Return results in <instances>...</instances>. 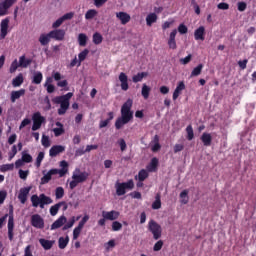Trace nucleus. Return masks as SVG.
<instances>
[{
  "label": "nucleus",
  "instance_id": "15",
  "mask_svg": "<svg viewBox=\"0 0 256 256\" xmlns=\"http://www.w3.org/2000/svg\"><path fill=\"white\" fill-rule=\"evenodd\" d=\"M67 223V217L60 216L57 220L53 222L51 225V231H55V229H60V227H63Z\"/></svg>",
  "mask_w": 256,
  "mask_h": 256
},
{
  "label": "nucleus",
  "instance_id": "40",
  "mask_svg": "<svg viewBox=\"0 0 256 256\" xmlns=\"http://www.w3.org/2000/svg\"><path fill=\"white\" fill-rule=\"evenodd\" d=\"M97 14H98L97 10L90 9L86 12L85 19L88 20V21L91 20V19H95V17H97Z\"/></svg>",
  "mask_w": 256,
  "mask_h": 256
},
{
  "label": "nucleus",
  "instance_id": "47",
  "mask_svg": "<svg viewBox=\"0 0 256 256\" xmlns=\"http://www.w3.org/2000/svg\"><path fill=\"white\" fill-rule=\"evenodd\" d=\"M149 177V173H147V170L142 169L138 173V181H145Z\"/></svg>",
  "mask_w": 256,
  "mask_h": 256
},
{
  "label": "nucleus",
  "instance_id": "1",
  "mask_svg": "<svg viewBox=\"0 0 256 256\" xmlns=\"http://www.w3.org/2000/svg\"><path fill=\"white\" fill-rule=\"evenodd\" d=\"M133 100L128 99L121 107V117H119L115 122L116 129H121L123 125H127L130 121H133Z\"/></svg>",
  "mask_w": 256,
  "mask_h": 256
},
{
  "label": "nucleus",
  "instance_id": "36",
  "mask_svg": "<svg viewBox=\"0 0 256 256\" xmlns=\"http://www.w3.org/2000/svg\"><path fill=\"white\" fill-rule=\"evenodd\" d=\"M149 93H151V87L147 86V84L142 85L141 95L144 99H149Z\"/></svg>",
  "mask_w": 256,
  "mask_h": 256
},
{
  "label": "nucleus",
  "instance_id": "62",
  "mask_svg": "<svg viewBox=\"0 0 256 256\" xmlns=\"http://www.w3.org/2000/svg\"><path fill=\"white\" fill-rule=\"evenodd\" d=\"M238 11L243 13L247 9V3L246 2H238L237 3Z\"/></svg>",
  "mask_w": 256,
  "mask_h": 256
},
{
  "label": "nucleus",
  "instance_id": "2",
  "mask_svg": "<svg viewBox=\"0 0 256 256\" xmlns=\"http://www.w3.org/2000/svg\"><path fill=\"white\" fill-rule=\"evenodd\" d=\"M60 167L61 169H57V168H53L51 170H49L46 174L45 171H43V177L41 178V185H47V183H49V181H51L53 175H59V177H65V175H67L69 169V163H67V161L62 160L60 162Z\"/></svg>",
  "mask_w": 256,
  "mask_h": 256
},
{
  "label": "nucleus",
  "instance_id": "54",
  "mask_svg": "<svg viewBox=\"0 0 256 256\" xmlns=\"http://www.w3.org/2000/svg\"><path fill=\"white\" fill-rule=\"evenodd\" d=\"M19 62H17V59H15L10 66V73H15V71H17V69H19Z\"/></svg>",
  "mask_w": 256,
  "mask_h": 256
},
{
  "label": "nucleus",
  "instance_id": "57",
  "mask_svg": "<svg viewBox=\"0 0 256 256\" xmlns=\"http://www.w3.org/2000/svg\"><path fill=\"white\" fill-rule=\"evenodd\" d=\"M187 31H189V29L185 26V24H180L178 26V33H180V35H185Z\"/></svg>",
  "mask_w": 256,
  "mask_h": 256
},
{
  "label": "nucleus",
  "instance_id": "29",
  "mask_svg": "<svg viewBox=\"0 0 256 256\" xmlns=\"http://www.w3.org/2000/svg\"><path fill=\"white\" fill-rule=\"evenodd\" d=\"M43 81V73L41 72H35L32 77V83L34 85H41V82Z\"/></svg>",
  "mask_w": 256,
  "mask_h": 256
},
{
  "label": "nucleus",
  "instance_id": "25",
  "mask_svg": "<svg viewBox=\"0 0 256 256\" xmlns=\"http://www.w3.org/2000/svg\"><path fill=\"white\" fill-rule=\"evenodd\" d=\"M9 9H11V4L5 2V0L0 2V17H5V15H8Z\"/></svg>",
  "mask_w": 256,
  "mask_h": 256
},
{
  "label": "nucleus",
  "instance_id": "43",
  "mask_svg": "<svg viewBox=\"0 0 256 256\" xmlns=\"http://www.w3.org/2000/svg\"><path fill=\"white\" fill-rule=\"evenodd\" d=\"M59 209H61V204L58 202L57 204L50 207V215L55 217L59 213Z\"/></svg>",
  "mask_w": 256,
  "mask_h": 256
},
{
  "label": "nucleus",
  "instance_id": "56",
  "mask_svg": "<svg viewBox=\"0 0 256 256\" xmlns=\"http://www.w3.org/2000/svg\"><path fill=\"white\" fill-rule=\"evenodd\" d=\"M163 249V240L157 241L153 246V251H161Z\"/></svg>",
  "mask_w": 256,
  "mask_h": 256
},
{
  "label": "nucleus",
  "instance_id": "58",
  "mask_svg": "<svg viewBox=\"0 0 256 256\" xmlns=\"http://www.w3.org/2000/svg\"><path fill=\"white\" fill-rule=\"evenodd\" d=\"M193 55L189 54L188 56H186L185 58H181L180 59V63L182 65H187L189 63H191V59H192Z\"/></svg>",
  "mask_w": 256,
  "mask_h": 256
},
{
  "label": "nucleus",
  "instance_id": "30",
  "mask_svg": "<svg viewBox=\"0 0 256 256\" xmlns=\"http://www.w3.org/2000/svg\"><path fill=\"white\" fill-rule=\"evenodd\" d=\"M148 75L149 73L147 72H139L132 77V81L133 83H140V81H143V79H145V77H147Z\"/></svg>",
  "mask_w": 256,
  "mask_h": 256
},
{
  "label": "nucleus",
  "instance_id": "51",
  "mask_svg": "<svg viewBox=\"0 0 256 256\" xmlns=\"http://www.w3.org/2000/svg\"><path fill=\"white\" fill-rule=\"evenodd\" d=\"M123 229V224L119 221L112 222V231H121Z\"/></svg>",
  "mask_w": 256,
  "mask_h": 256
},
{
  "label": "nucleus",
  "instance_id": "12",
  "mask_svg": "<svg viewBox=\"0 0 256 256\" xmlns=\"http://www.w3.org/2000/svg\"><path fill=\"white\" fill-rule=\"evenodd\" d=\"M119 215H121V213L116 210L102 211V217L107 219V221H117V219H119Z\"/></svg>",
  "mask_w": 256,
  "mask_h": 256
},
{
  "label": "nucleus",
  "instance_id": "59",
  "mask_svg": "<svg viewBox=\"0 0 256 256\" xmlns=\"http://www.w3.org/2000/svg\"><path fill=\"white\" fill-rule=\"evenodd\" d=\"M63 22H64V20H63L62 17L58 18V19L52 24V29H59V26H60V25H63Z\"/></svg>",
  "mask_w": 256,
  "mask_h": 256
},
{
  "label": "nucleus",
  "instance_id": "8",
  "mask_svg": "<svg viewBox=\"0 0 256 256\" xmlns=\"http://www.w3.org/2000/svg\"><path fill=\"white\" fill-rule=\"evenodd\" d=\"M31 225L35 227V229H44L45 228V220L41 215L34 214L31 216Z\"/></svg>",
  "mask_w": 256,
  "mask_h": 256
},
{
  "label": "nucleus",
  "instance_id": "35",
  "mask_svg": "<svg viewBox=\"0 0 256 256\" xmlns=\"http://www.w3.org/2000/svg\"><path fill=\"white\" fill-rule=\"evenodd\" d=\"M67 245H69V236L64 237H60L58 239V247L59 249H65V247H67Z\"/></svg>",
  "mask_w": 256,
  "mask_h": 256
},
{
  "label": "nucleus",
  "instance_id": "24",
  "mask_svg": "<svg viewBox=\"0 0 256 256\" xmlns=\"http://www.w3.org/2000/svg\"><path fill=\"white\" fill-rule=\"evenodd\" d=\"M72 179L76 180L78 183H85L89 179V173L81 172L80 174H73Z\"/></svg>",
  "mask_w": 256,
  "mask_h": 256
},
{
  "label": "nucleus",
  "instance_id": "23",
  "mask_svg": "<svg viewBox=\"0 0 256 256\" xmlns=\"http://www.w3.org/2000/svg\"><path fill=\"white\" fill-rule=\"evenodd\" d=\"M25 95V89H20L17 91H12L10 94V101L11 103H15L17 99H21Z\"/></svg>",
  "mask_w": 256,
  "mask_h": 256
},
{
  "label": "nucleus",
  "instance_id": "42",
  "mask_svg": "<svg viewBox=\"0 0 256 256\" xmlns=\"http://www.w3.org/2000/svg\"><path fill=\"white\" fill-rule=\"evenodd\" d=\"M93 43L94 45H101V43H103V36L96 32L93 34Z\"/></svg>",
  "mask_w": 256,
  "mask_h": 256
},
{
  "label": "nucleus",
  "instance_id": "64",
  "mask_svg": "<svg viewBox=\"0 0 256 256\" xmlns=\"http://www.w3.org/2000/svg\"><path fill=\"white\" fill-rule=\"evenodd\" d=\"M87 221H89V215H85L81 221L78 224V227H81L82 229L85 227V223H87Z\"/></svg>",
  "mask_w": 256,
  "mask_h": 256
},
{
  "label": "nucleus",
  "instance_id": "52",
  "mask_svg": "<svg viewBox=\"0 0 256 256\" xmlns=\"http://www.w3.org/2000/svg\"><path fill=\"white\" fill-rule=\"evenodd\" d=\"M18 175L20 179H23V181L27 180V177H29V170H22L20 169L18 171Z\"/></svg>",
  "mask_w": 256,
  "mask_h": 256
},
{
  "label": "nucleus",
  "instance_id": "9",
  "mask_svg": "<svg viewBox=\"0 0 256 256\" xmlns=\"http://www.w3.org/2000/svg\"><path fill=\"white\" fill-rule=\"evenodd\" d=\"M14 229H15V219L13 217V209H11L9 212V219H8V239H9V241H13Z\"/></svg>",
  "mask_w": 256,
  "mask_h": 256
},
{
  "label": "nucleus",
  "instance_id": "38",
  "mask_svg": "<svg viewBox=\"0 0 256 256\" xmlns=\"http://www.w3.org/2000/svg\"><path fill=\"white\" fill-rule=\"evenodd\" d=\"M186 133L188 141H193L195 133L193 132V126L191 124L186 127Z\"/></svg>",
  "mask_w": 256,
  "mask_h": 256
},
{
  "label": "nucleus",
  "instance_id": "31",
  "mask_svg": "<svg viewBox=\"0 0 256 256\" xmlns=\"http://www.w3.org/2000/svg\"><path fill=\"white\" fill-rule=\"evenodd\" d=\"M56 126L58 128H54L53 133L55 137H60V135H63L65 133V129H63V124H61V122H56Z\"/></svg>",
  "mask_w": 256,
  "mask_h": 256
},
{
  "label": "nucleus",
  "instance_id": "11",
  "mask_svg": "<svg viewBox=\"0 0 256 256\" xmlns=\"http://www.w3.org/2000/svg\"><path fill=\"white\" fill-rule=\"evenodd\" d=\"M31 186L28 187H24L20 189V192L18 194V199L20 201V203H22V205H25V203H27V197L29 195V193H31Z\"/></svg>",
  "mask_w": 256,
  "mask_h": 256
},
{
  "label": "nucleus",
  "instance_id": "28",
  "mask_svg": "<svg viewBox=\"0 0 256 256\" xmlns=\"http://www.w3.org/2000/svg\"><path fill=\"white\" fill-rule=\"evenodd\" d=\"M51 83H53V78L48 77L44 84V87H46L47 93H55V86Z\"/></svg>",
  "mask_w": 256,
  "mask_h": 256
},
{
  "label": "nucleus",
  "instance_id": "45",
  "mask_svg": "<svg viewBox=\"0 0 256 256\" xmlns=\"http://www.w3.org/2000/svg\"><path fill=\"white\" fill-rule=\"evenodd\" d=\"M78 43L80 47H85L87 45V35L81 33L78 36Z\"/></svg>",
  "mask_w": 256,
  "mask_h": 256
},
{
  "label": "nucleus",
  "instance_id": "17",
  "mask_svg": "<svg viewBox=\"0 0 256 256\" xmlns=\"http://www.w3.org/2000/svg\"><path fill=\"white\" fill-rule=\"evenodd\" d=\"M65 151V146L54 145L49 150V155L51 157H57V155L63 153Z\"/></svg>",
  "mask_w": 256,
  "mask_h": 256
},
{
  "label": "nucleus",
  "instance_id": "3",
  "mask_svg": "<svg viewBox=\"0 0 256 256\" xmlns=\"http://www.w3.org/2000/svg\"><path fill=\"white\" fill-rule=\"evenodd\" d=\"M30 200L32 207H40V209H45V205H51V203H53V199L45 194H40L39 196L34 194L31 196Z\"/></svg>",
  "mask_w": 256,
  "mask_h": 256
},
{
  "label": "nucleus",
  "instance_id": "26",
  "mask_svg": "<svg viewBox=\"0 0 256 256\" xmlns=\"http://www.w3.org/2000/svg\"><path fill=\"white\" fill-rule=\"evenodd\" d=\"M33 63V60L31 58H26L25 55L20 56L19 58V67H22V69H27L29 65Z\"/></svg>",
  "mask_w": 256,
  "mask_h": 256
},
{
  "label": "nucleus",
  "instance_id": "27",
  "mask_svg": "<svg viewBox=\"0 0 256 256\" xmlns=\"http://www.w3.org/2000/svg\"><path fill=\"white\" fill-rule=\"evenodd\" d=\"M50 42H51V36H49V32L47 34L40 35V37H39L40 45L45 47V45H49Z\"/></svg>",
  "mask_w": 256,
  "mask_h": 256
},
{
  "label": "nucleus",
  "instance_id": "41",
  "mask_svg": "<svg viewBox=\"0 0 256 256\" xmlns=\"http://www.w3.org/2000/svg\"><path fill=\"white\" fill-rule=\"evenodd\" d=\"M13 87H21L23 85V75H18L16 78L12 80Z\"/></svg>",
  "mask_w": 256,
  "mask_h": 256
},
{
  "label": "nucleus",
  "instance_id": "16",
  "mask_svg": "<svg viewBox=\"0 0 256 256\" xmlns=\"http://www.w3.org/2000/svg\"><path fill=\"white\" fill-rule=\"evenodd\" d=\"M182 91H185V82L180 81L173 92V95H172L173 101H177V99H179V95H181Z\"/></svg>",
  "mask_w": 256,
  "mask_h": 256
},
{
  "label": "nucleus",
  "instance_id": "33",
  "mask_svg": "<svg viewBox=\"0 0 256 256\" xmlns=\"http://www.w3.org/2000/svg\"><path fill=\"white\" fill-rule=\"evenodd\" d=\"M158 166H159V159H157V157H154L151 159V162L148 165V171L150 172L157 171Z\"/></svg>",
  "mask_w": 256,
  "mask_h": 256
},
{
  "label": "nucleus",
  "instance_id": "32",
  "mask_svg": "<svg viewBox=\"0 0 256 256\" xmlns=\"http://www.w3.org/2000/svg\"><path fill=\"white\" fill-rule=\"evenodd\" d=\"M153 23H157V14L150 13L146 17V25H148V27H151Z\"/></svg>",
  "mask_w": 256,
  "mask_h": 256
},
{
  "label": "nucleus",
  "instance_id": "48",
  "mask_svg": "<svg viewBox=\"0 0 256 256\" xmlns=\"http://www.w3.org/2000/svg\"><path fill=\"white\" fill-rule=\"evenodd\" d=\"M22 161H24V163H31L33 161V156H31V154L27 153V152H22Z\"/></svg>",
  "mask_w": 256,
  "mask_h": 256
},
{
  "label": "nucleus",
  "instance_id": "61",
  "mask_svg": "<svg viewBox=\"0 0 256 256\" xmlns=\"http://www.w3.org/2000/svg\"><path fill=\"white\" fill-rule=\"evenodd\" d=\"M73 17H75V13L74 12H69V13H66L62 16V20L63 21H69V20L73 19Z\"/></svg>",
  "mask_w": 256,
  "mask_h": 256
},
{
  "label": "nucleus",
  "instance_id": "13",
  "mask_svg": "<svg viewBox=\"0 0 256 256\" xmlns=\"http://www.w3.org/2000/svg\"><path fill=\"white\" fill-rule=\"evenodd\" d=\"M9 31V18H5L0 23V37L5 39Z\"/></svg>",
  "mask_w": 256,
  "mask_h": 256
},
{
  "label": "nucleus",
  "instance_id": "46",
  "mask_svg": "<svg viewBox=\"0 0 256 256\" xmlns=\"http://www.w3.org/2000/svg\"><path fill=\"white\" fill-rule=\"evenodd\" d=\"M15 169L14 164H4L0 166L1 173H6V171H13Z\"/></svg>",
  "mask_w": 256,
  "mask_h": 256
},
{
  "label": "nucleus",
  "instance_id": "22",
  "mask_svg": "<svg viewBox=\"0 0 256 256\" xmlns=\"http://www.w3.org/2000/svg\"><path fill=\"white\" fill-rule=\"evenodd\" d=\"M116 17L121 21L122 25H127L131 21V15L126 12H118L116 13Z\"/></svg>",
  "mask_w": 256,
  "mask_h": 256
},
{
  "label": "nucleus",
  "instance_id": "14",
  "mask_svg": "<svg viewBox=\"0 0 256 256\" xmlns=\"http://www.w3.org/2000/svg\"><path fill=\"white\" fill-rule=\"evenodd\" d=\"M120 81V87L122 91H129V78L127 77V74L125 72H121L118 77Z\"/></svg>",
  "mask_w": 256,
  "mask_h": 256
},
{
  "label": "nucleus",
  "instance_id": "21",
  "mask_svg": "<svg viewBox=\"0 0 256 256\" xmlns=\"http://www.w3.org/2000/svg\"><path fill=\"white\" fill-rule=\"evenodd\" d=\"M39 243L45 251H49V249L53 248V245H55V240H47L45 238L39 239Z\"/></svg>",
  "mask_w": 256,
  "mask_h": 256
},
{
  "label": "nucleus",
  "instance_id": "7",
  "mask_svg": "<svg viewBox=\"0 0 256 256\" xmlns=\"http://www.w3.org/2000/svg\"><path fill=\"white\" fill-rule=\"evenodd\" d=\"M53 103H55L56 105H60V108L58 109V115H65V113H67L70 105L69 102L62 100L61 98L56 96L55 98H53Z\"/></svg>",
  "mask_w": 256,
  "mask_h": 256
},
{
  "label": "nucleus",
  "instance_id": "53",
  "mask_svg": "<svg viewBox=\"0 0 256 256\" xmlns=\"http://www.w3.org/2000/svg\"><path fill=\"white\" fill-rule=\"evenodd\" d=\"M45 159V153L44 152H39L37 158H36V167H41V163Z\"/></svg>",
  "mask_w": 256,
  "mask_h": 256
},
{
  "label": "nucleus",
  "instance_id": "34",
  "mask_svg": "<svg viewBox=\"0 0 256 256\" xmlns=\"http://www.w3.org/2000/svg\"><path fill=\"white\" fill-rule=\"evenodd\" d=\"M87 55H89V49H84L78 54V67H81V63L87 59Z\"/></svg>",
  "mask_w": 256,
  "mask_h": 256
},
{
  "label": "nucleus",
  "instance_id": "18",
  "mask_svg": "<svg viewBox=\"0 0 256 256\" xmlns=\"http://www.w3.org/2000/svg\"><path fill=\"white\" fill-rule=\"evenodd\" d=\"M194 39L196 41H205V26H200L195 30Z\"/></svg>",
  "mask_w": 256,
  "mask_h": 256
},
{
  "label": "nucleus",
  "instance_id": "44",
  "mask_svg": "<svg viewBox=\"0 0 256 256\" xmlns=\"http://www.w3.org/2000/svg\"><path fill=\"white\" fill-rule=\"evenodd\" d=\"M55 197L56 199H63L65 197V189L63 187H57L55 190Z\"/></svg>",
  "mask_w": 256,
  "mask_h": 256
},
{
  "label": "nucleus",
  "instance_id": "39",
  "mask_svg": "<svg viewBox=\"0 0 256 256\" xmlns=\"http://www.w3.org/2000/svg\"><path fill=\"white\" fill-rule=\"evenodd\" d=\"M203 71V64L197 65L191 72L190 77H199V74Z\"/></svg>",
  "mask_w": 256,
  "mask_h": 256
},
{
  "label": "nucleus",
  "instance_id": "4",
  "mask_svg": "<svg viewBox=\"0 0 256 256\" xmlns=\"http://www.w3.org/2000/svg\"><path fill=\"white\" fill-rule=\"evenodd\" d=\"M135 188V182H133V179L128 180L127 182H117L115 184L116 189V195L118 197H122V195H125L127 191H131Z\"/></svg>",
  "mask_w": 256,
  "mask_h": 256
},
{
  "label": "nucleus",
  "instance_id": "37",
  "mask_svg": "<svg viewBox=\"0 0 256 256\" xmlns=\"http://www.w3.org/2000/svg\"><path fill=\"white\" fill-rule=\"evenodd\" d=\"M152 209H161V194H156L155 201L152 203Z\"/></svg>",
  "mask_w": 256,
  "mask_h": 256
},
{
  "label": "nucleus",
  "instance_id": "5",
  "mask_svg": "<svg viewBox=\"0 0 256 256\" xmlns=\"http://www.w3.org/2000/svg\"><path fill=\"white\" fill-rule=\"evenodd\" d=\"M148 231L152 233L153 239L155 241H159V239H161V235L163 234L161 225H159V223H157L155 220H150L148 222Z\"/></svg>",
  "mask_w": 256,
  "mask_h": 256
},
{
  "label": "nucleus",
  "instance_id": "10",
  "mask_svg": "<svg viewBox=\"0 0 256 256\" xmlns=\"http://www.w3.org/2000/svg\"><path fill=\"white\" fill-rule=\"evenodd\" d=\"M49 37H51V39H54L55 41H64L65 30L55 28L54 30L49 32Z\"/></svg>",
  "mask_w": 256,
  "mask_h": 256
},
{
  "label": "nucleus",
  "instance_id": "60",
  "mask_svg": "<svg viewBox=\"0 0 256 256\" xmlns=\"http://www.w3.org/2000/svg\"><path fill=\"white\" fill-rule=\"evenodd\" d=\"M67 85H69V82H67V80H62L57 83L58 87H64V91H69V87H67Z\"/></svg>",
  "mask_w": 256,
  "mask_h": 256
},
{
  "label": "nucleus",
  "instance_id": "63",
  "mask_svg": "<svg viewBox=\"0 0 256 256\" xmlns=\"http://www.w3.org/2000/svg\"><path fill=\"white\" fill-rule=\"evenodd\" d=\"M183 149H185L184 144H175L174 145V153H181V151H183Z\"/></svg>",
  "mask_w": 256,
  "mask_h": 256
},
{
  "label": "nucleus",
  "instance_id": "20",
  "mask_svg": "<svg viewBox=\"0 0 256 256\" xmlns=\"http://www.w3.org/2000/svg\"><path fill=\"white\" fill-rule=\"evenodd\" d=\"M200 141H202L204 147H211L213 137L211 136V134L204 132L200 137Z\"/></svg>",
  "mask_w": 256,
  "mask_h": 256
},
{
  "label": "nucleus",
  "instance_id": "19",
  "mask_svg": "<svg viewBox=\"0 0 256 256\" xmlns=\"http://www.w3.org/2000/svg\"><path fill=\"white\" fill-rule=\"evenodd\" d=\"M175 37H177V29H174L169 36L168 39V47L169 49H177V42L175 41Z\"/></svg>",
  "mask_w": 256,
  "mask_h": 256
},
{
  "label": "nucleus",
  "instance_id": "55",
  "mask_svg": "<svg viewBox=\"0 0 256 256\" xmlns=\"http://www.w3.org/2000/svg\"><path fill=\"white\" fill-rule=\"evenodd\" d=\"M59 99H62V101H66L69 103V101L71 100V97H73V93L72 92H68L65 95L62 96H57Z\"/></svg>",
  "mask_w": 256,
  "mask_h": 256
},
{
  "label": "nucleus",
  "instance_id": "49",
  "mask_svg": "<svg viewBox=\"0 0 256 256\" xmlns=\"http://www.w3.org/2000/svg\"><path fill=\"white\" fill-rule=\"evenodd\" d=\"M41 143L43 145V147H51V140H49V136L43 134L42 135V140Z\"/></svg>",
  "mask_w": 256,
  "mask_h": 256
},
{
  "label": "nucleus",
  "instance_id": "50",
  "mask_svg": "<svg viewBox=\"0 0 256 256\" xmlns=\"http://www.w3.org/2000/svg\"><path fill=\"white\" fill-rule=\"evenodd\" d=\"M81 231H83V228L81 226H77L73 230V240L76 241V239H79V236L81 235Z\"/></svg>",
  "mask_w": 256,
  "mask_h": 256
},
{
  "label": "nucleus",
  "instance_id": "6",
  "mask_svg": "<svg viewBox=\"0 0 256 256\" xmlns=\"http://www.w3.org/2000/svg\"><path fill=\"white\" fill-rule=\"evenodd\" d=\"M32 121V131H39L41 125H43V122L45 121V117L41 115V112H35L32 116Z\"/></svg>",
  "mask_w": 256,
  "mask_h": 256
}]
</instances>
